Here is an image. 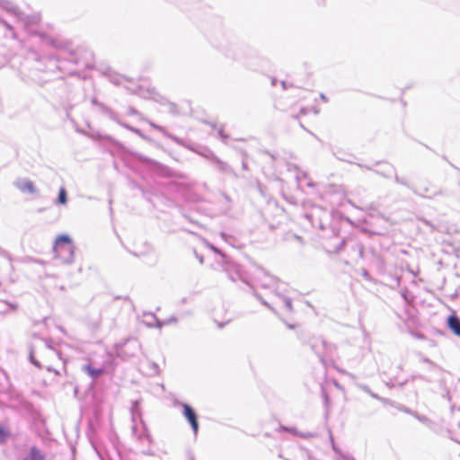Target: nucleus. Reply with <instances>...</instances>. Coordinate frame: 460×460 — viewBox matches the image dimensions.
<instances>
[{
	"mask_svg": "<svg viewBox=\"0 0 460 460\" xmlns=\"http://www.w3.org/2000/svg\"><path fill=\"white\" fill-rule=\"evenodd\" d=\"M75 247L72 239L67 234L58 235L53 245V252L57 258L60 259L64 263L70 264L75 259Z\"/></svg>",
	"mask_w": 460,
	"mask_h": 460,
	"instance_id": "obj_1",
	"label": "nucleus"
},
{
	"mask_svg": "<svg viewBox=\"0 0 460 460\" xmlns=\"http://www.w3.org/2000/svg\"><path fill=\"white\" fill-rule=\"evenodd\" d=\"M174 192L180 193L190 202H197L201 199L200 196L194 191L195 183L187 176L174 172Z\"/></svg>",
	"mask_w": 460,
	"mask_h": 460,
	"instance_id": "obj_2",
	"label": "nucleus"
},
{
	"mask_svg": "<svg viewBox=\"0 0 460 460\" xmlns=\"http://www.w3.org/2000/svg\"><path fill=\"white\" fill-rule=\"evenodd\" d=\"M131 253L150 265L156 263L158 261L157 252L148 242L143 239L134 242Z\"/></svg>",
	"mask_w": 460,
	"mask_h": 460,
	"instance_id": "obj_3",
	"label": "nucleus"
},
{
	"mask_svg": "<svg viewBox=\"0 0 460 460\" xmlns=\"http://www.w3.org/2000/svg\"><path fill=\"white\" fill-rule=\"evenodd\" d=\"M222 270L226 273L228 279L233 282H236L237 280H242L247 286H250V283L246 281L244 279L242 266L238 263L234 262L226 254H222Z\"/></svg>",
	"mask_w": 460,
	"mask_h": 460,
	"instance_id": "obj_4",
	"label": "nucleus"
},
{
	"mask_svg": "<svg viewBox=\"0 0 460 460\" xmlns=\"http://www.w3.org/2000/svg\"><path fill=\"white\" fill-rule=\"evenodd\" d=\"M308 345L312 351L319 358L320 362L323 365L326 364L325 358L332 355L335 346L333 344L327 343L321 337H313L308 341Z\"/></svg>",
	"mask_w": 460,
	"mask_h": 460,
	"instance_id": "obj_5",
	"label": "nucleus"
},
{
	"mask_svg": "<svg viewBox=\"0 0 460 460\" xmlns=\"http://www.w3.org/2000/svg\"><path fill=\"white\" fill-rule=\"evenodd\" d=\"M0 7L5 10L8 13L16 17L19 21L22 22L25 26H28L32 23H38L40 20V15H26L24 14L18 6H16L13 3L8 0H0Z\"/></svg>",
	"mask_w": 460,
	"mask_h": 460,
	"instance_id": "obj_6",
	"label": "nucleus"
},
{
	"mask_svg": "<svg viewBox=\"0 0 460 460\" xmlns=\"http://www.w3.org/2000/svg\"><path fill=\"white\" fill-rule=\"evenodd\" d=\"M345 246H348L350 249V252L354 259H362L363 253H364V246L361 243L358 242L357 240L349 237V238H343L340 243L335 246L334 252H341L345 249Z\"/></svg>",
	"mask_w": 460,
	"mask_h": 460,
	"instance_id": "obj_7",
	"label": "nucleus"
},
{
	"mask_svg": "<svg viewBox=\"0 0 460 460\" xmlns=\"http://www.w3.org/2000/svg\"><path fill=\"white\" fill-rule=\"evenodd\" d=\"M175 404H179L180 406L182 407V415L190 423V425L193 430V433L195 435H197L198 431H199V420H198V415H197L195 410L188 403L178 402L174 400V405Z\"/></svg>",
	"mask_w": 460,
	"mask_h": 460,
	"instance_id": "obj_8",
	"label": "nucleus"
},
{
	"mask_svg": "<svg viewBox=\"0 0 460 460\" xmlns=\"http://www.w3.org/2000/svg\"><path fill=\"white\" fill-rule=\"evenodd\" d=\"M13 185L22 193L36 194L37 189L34 183L27 178H18L14 181Z\"/></svg>",
	"mask_w": 460,
	"mask_h": 460,
	"instance_id": "obj_9",
	"label": "nucleus"
},
{
	"mask_svg": "<svg viewBox=\"0 0 460 460\" xmlns=\"http://www.w3.org/2000/svg\"><path fill=\"white\" fill-rule=\"evenodd\" d=\"M219 172L223 173L231 174L234 177H237L234 170L226 162L222 161L217 155L213 156V159L210 162Z\"/></svg>",
	"mask_w": 460,
	"mask_h": 460,
	"instance_id": "obj_10",
	"label": "nucleus"
},
{
	"mask_svg": "<svg viewBox=\"0 0 460 460\" xmlns=\"http://www.w3.org/2000/svg\"><path fill=\"white\" fill-rule=\"evenodd\" d=\"M82 370L89 375L93 380L104 373V367H93L92 364L84 365Z\"/></svg>",
	"mask_w": 460,
	"mask_h": 460,
	"instance_id": "obj_11",
	"label": "nucleus"
},
{
	"mask_svg": "<svg viewBox=\"0 0 460 460\" xmlns=\"http://www.w3.org/2000/svg\"><path fill=\"white\" fill-rule=\"evenodd\" d=\"M447 326L453 333L460 337V318L456 314H451L447 317Z\"/></svg>",
	"mask_w": 460,
	"mask_h": 460,
	"instance_id": "obj_12",
	"label": "nucleus"
},
{
	"mask_svg": "<svg viewBox=\"0 0 460 460\" xmlns=\"http://www.w3.org/2000/svg\"><path fill=\"white\" fill-rule=\"evenodd\" d=\"M278 279L273 276H266V279L261 281L260 286L262 288H272V293L275 295V290H279Z\"/></svg>",
	"mask_w": 460,
	"mask_h": 460,
	"instance_id": "obj_13",
	"label": "nucleus"
},
{
	"mask_svg": "<svg viewBox=\"0 0 460 460\" xmlns=\"http://www.w3.org/2000/svg\"><path fill=\"white\" fill-rule=\"evenodd\" d=\"M22 460H44V456L35 447H31L28 455Z\"/></svg>",
	"mask_w": 460,
	"mask_h": 460,
	"instance_id": "obj_14",
	"label": "nucleus"
},
{
	"mask_svg": "<svg viewBox=\"0 0 460 460\" xmlns=\"http://www.w3.org/2000/svg\"><path fill=\"white\" fill-rule=\"evenodd\" d=\"M374 172L376 174L382 175L383 177L390 178L394 175L395 169L393 165L386 164L383 170H375Z\"/></svg>",
	"mask_w": 460,
	"mask_h": 460,
	"instance_id": "obj_15",
	"label": "nucleus"
},
{
	"mask_svg": "<svg viewBox=\"0 0 460 460\" xmlns=\"http://www.w3.org/2000/svg\"><path fill=\"white\" fill-rule=\"evenodd\" d=\"M275 296L283 301V305L288 312H292L293 307L292 300L290 297L284 296L279 290L277 289L275 290Z\"/></svg>",
	"mask_w": 460,
	"mask_h": 460,
	"instance_id": "obj_16",
	"label": "nucleus"
},
{
	"mask_svg": "<svg viewBox=\"0 0 460 460\" xmlns=\"http://www.w3.org/2000/svg\"><path fill=\"white\" fill-rule=\"evenodd\" d=\"M143 323L149 327H154V326L157 325L158 321L155 314H145L143 316Z\"/></svg>",
	"mask_w": 460,
	"mask_h": 460,
	"instance_id": "obj_17",
	"label": "nucleus"
},
{
	"mask_svg": "<svg viewBox=\"0 0 460 460\" xmlns=\"http://www.w3.org/2000/svg\"><path fill=\"white\" fill-rule=\"evenodd\" d=\"M196 153L200 155L201 156L207 158L210 162L213 159V156L216 155L213 151H211L209 148L205 147V146L199 147V149H197Z\"/></svg>",
	"mask_w": 460,
	"mask_h": 460,
	"instance_id": "obj_18",
	"label": "nucleus"
},
{
	"mask_svg": "<svg viewBox=\"0 0 460 460\" xmlns=\"http://www.w3.org/2000/svg\"><path fill=\"white\" fill-rule=\"evenodd\" d=\"M251 288H252V295L265 306H267L269 309H270L271 311H274V308L262 297V296L258 293L255 288H253V286H252L250 284L249 286Z\"/></svg>",
	"mask_w": 460,
	"mask_h": 460,
	"instance_id": "obj_19",
	"label": "nucleus"
},
{
	"mask_svg": "<svg viewBox=\"0 0 460 460\" xmlns=\"http://www.w3.org/2000/svg\"><path fill=\"white\" fill-rule=\"evenodd\" d=\"M58 202L63 205L66 203V191L64 188L59 190Z\"/></svg>",
	"mask_w": 460,
	"mask_h": 460,
	"instance_id": "obj_20",
	"label": "nucleus"
},
{
	"mask_svg": "<svg viewBox=\"0 0 460 460\" xmlns=\"http://www.w3.org/2000/svg\"><path fill=\"white\" fill-rule=\"evenodd\" d=\"M46 349L49 357H56L60 359V353L52 349L48 343H46Z\"/></svg>",
	"mask_w": 460,
	"mask_h": 460,
	"instance_id": "obj_21",
	"label": "nucleus"
},
{
	"mask_svg": "<svg viewBox=\"0 0 460 460\" xmlns=\"http://www.w3.org/2000/svg\"><path fill=\"white\" fill-rule=\"evenodd\" d=\"M362 390L366 393H367L371 397L376 399V400H382L376 394L372 392L370 388L367 385H363Z\"/></svg>",
	"mask_w": 460,
	"mask_h": 460,
	"instance_id": "obj_22",
	"label": "nucleus"
},
{
	"mask_svg": "<svg viewBox=\"0 0 460 460\" xmlns=\"http://www.w3.org/2000/svg\"><path fill=\"white\" fill-rule=\"evenodd\" d=\"M218 137L222 139L224 143H226V140L229 138V136L225 133L223 126L217 131Z\"/></svg>",
	"mask_w": 460,
	"mask_h": 460,
	"instance_id": "obj_23",
	"label": "nucleus"
},
{
	"mask_svg": "<svg viewBox=\"0 0 460 460\" xmlns=\"http://www.w3.org/2000/svg\"><path fill=\"white\" fill-rule=\"evenodd\" d=\"M395 182L402 184L403 186L409 187V183L405 178H400L396 172L394 175Z\"/></svg>",
	"mask_w": 460,
	"mask_h": 460,
	"instance_id": "obj_24",
	"label": "nucleus"
},
{
	"mask_svg": "<svg viewBox=\"0 0 460 460\" xmlns=\"http://www.w3.org/2000/svg\"><path fill=\"white\" fill-rule=\"evenodd\" d=\"M206 245L210 249L212 250L214 252L219 254L221 257H222V254H225L224 252H222L219 249H217L215 245H213L212 243H208V242H206Z\"/></svg>",
	"mask_w": 460,
	"mask_h": 460,
	"instance_id": "obj_25",
	"label": "nucleus"
},
{
	"mask_svg": "<svg viewBox=\"0 0 460 460\" xmlns=\"http://www.w3.org/2000/svg\"><path fill=\"white\" fill-rule=\"evenodd\" d=\"M30 360H31V362L34 366L38 367L39 368H41V367H42V366L40 365V363L38 360H36V359L34 358V355H33V351H32V350H31V352H30Z\"/></svg>",
	"mask_w": 460,
	"mask_h": 460,
	"instance_id": "obj_26",
	"label": "nucleus"
},
{
	"mask_svg": "<svg viewBox=\"0 0 460 460\" xmlns=\"http://www.w3.org/2000/svg\"><path fill=\"white\" fill-rule=\"evenodd\" d=\"M298 436L302 438H312L315 437V434L311 432H299Z\"/></svg>",
	"mask_w": 460,
	"mask_h": 460,
	"instance_id": "obj_27",
	"label": "nucleus"
},
{
	"mask_svg": "<svg viewBox=\"0 0 460 460\" xmlns=\"http://www.w3.org/2000/svg\"><path fill=\"white\" fill-rule=\"evenodd\" d=\"M413 416L421 422H426L428 420V418L426 416L420 415L417 412H414Z\"/></svg>",
	"mask_w": 460,
	"mask_h": 460,
	"instance_id": "obj_28",
	"label": "nucleus"
},
{
	"mask_svg": "<svg viewBox=\"0 0 460 460\" xmlns=\"http://www.w3.org/2000/svg\"><path fill=\"white\" fill-rule=\"evenodd\" d=\"M5 438H6V433H5L4 429L0 426V442L4 441Z\"/></svg>",
	"mask_w": 460,
	"mask_h": 460,
	"instance_id": "obj_29",
	"label": "nucleus"
},
{
	"mask_svg": "<svg viewBox=\"0 0 460 460\" xmlns=\"http://www.w3.org/2000/svg\"><path fill=\"white\" fill-rule=\"evenodd\" d=\"M193 252H194V254H195L196 258L199 260V263H200V264H203V262H204V258H203V256H202V255H200V254H199V253L197 252V251H196V250H194V251H193Z\"/></svg>",
	"mask_w": 460,
	"mask_h": 460,
	"instance_id": "obj_30",
	"label": "nucleus"
},
{
	"mask_svg": "<svg viewBox=\"0 0 460 460\" xmlns=\"http://www.w3.org/2000/svg\"><path fill=\"white\" fill-rule=\"evenodd\" d=\"M0 23L3 24L4 27H6V29H8L9 31H12L13 28L10 24H8L5 21H4L3 19H0Z\"/></svg>",
	"mask_w": 460,
	"mask_h": 460,
	"instance_id": "obj_31",
	"label": "nucleus"
},
{
	"mask_svg": "<svg viewBox=\"0 0 460 460\" xmlns=\"http://www.w3.org/2000/svg\"><path fill=\"white\" fill-rule=\"evenodd\" d=\"M330 439H331V442H332V449H333L335 452H339V449L337 448V447H336V446H335V444H334V440H333V438H332V433H330Z\"/></svg>",
	"mask_w": 460,
	"mask_h": 460,
	"instance_id": "obj_32",
	"label": "nucleus"
},
{
	"mask_svg": "<svg viewBox=\"0 0 460 460\" xmlns=\"http://www.w3.org/2000/svg\"><path fill=\"white\" fill-rule=\"evenodd\" d=\"M282 429H286V430H289L290 432H292V433H294V434H296V435H297V436H298V433H299V432H297V431H296V429L295 428H286V427H282Z\"/></svg>",
	"mask_w": 460,
	"mask_h": 460,
	"instance_id": "obj_33",
	"label": "nucleus"
},
{
	"mask_svg": "<svg viewBox=\"0 0 460 460\" xmlns=\"http://www.w3.org/2000/svg\"><path fill=\"white\" fill-rule=\"evenodd\" d=\"M422 362L426 363V364H429L430 366H434V363L428 358H422Z\"/></svg>",
	"mask_w": 460,
	"mask_h": 460,
	"instance_id": "obj_34",
	"label": "nucleus"
},
{
	"mask_svg": "<svg viewBox=\"0 0 460 460\" xmlns=\"http://www.w3.org/2000/svg\"><path fill=\"white\" fill-rule=\"evenodd\" d=\"M281 86L283 87L284 90H286V89H288V86H291V84H289L286 81H281Z\"/></svg>",
	"mask_w": 460,
	"mask_h": 460,
	"instance_id": "obj_35",
	"label": "nucleus"
},
{
	"mask_svg": "<svg viewBox=\"0 0 460 460\" xmlns=\"http://www.w3.org/2000/svg\"><path fill=\"white\" fill-rule=\"evenodd\" d=\"M185 105H186L187 107H186V109H185L184 111H182L181 112H182L183 114H188V113L190 111V107L189 103H187V102L185 103Z\"/></svg>",
	"mask_w": 460,
	"mask_h": 460,
	"instance_id": "obj_36",
	"label": "nucleus"
},
{
	"mask_svg": "<svg viewBox=\"0 0 460 460\" xmlns=\"http://www.w3.org/2000/svg\"><path fill=\"white\" fill-rule=\"evenodd\" d=\"M204 123L209 125L213 129L217 128V124L215 122L204 121Z\"/></svg>",
	"mask_w": 460,
	"mask_h": 460,
	"instance_id": "obj_37",
	"label": "nucleus"
},
{
	"mask_svg": "<svg viewBox=\"0 0 460 460\" xmlns=\"http://www.w3.org/2000/svg\"><path fill=\"white\" fill-rule=\"evenodd\" d=\"M45 367L47 368L48 371H53L55 372L56 375H59V372L58 370L53 369L50 366H46Z\"/></svg>",
	"mask_w": 460,
	"mask_h": 460,
	"instance_id": "obj_38",
	"label": "nucleus"
},
{
	"mask_svg": "<svg viewBox=\"0 0 460 460\" xmlns=\"http://www.w3.org/2000/svg\"><path fill=\"white\" fill-rule=\"evenodd\" d=\"M130 130H131L132 132H134V133H136V134L139 135V136H142V134H141L140 130H139V129H137V128H135L131 127Z\"/></svg>",
	"mask_w": 460,
	"mask_h": 460,
	"instance_id": "obj_39",
	"label": "nucleus"
},
{
	"mask_svg": "<svg viewBox=\"0 0 460 460\" xmlns=\"http://www.w3.org/2000/svg\"><path fill=\"white\" fill-rule=\"evenodd\" d=\"M117 121H118V123H119V124H120L122 127H124V128H128V129H129V130H130L131 126H129V125H128V124H125V123H122V122H120V121H119V120H117Z\"/></svg>",
	"mask_w": 460,
	"mask_h": 460,
	"instance_id": "obj_40",
	"label": "nucleus"
},
{
	"mask_svg": "<svg viewBox=\"0 0 460 460\" xmlns=\"http://www.w3.org/2000/svg\"><path fill=\"white\" fill-rule=\"evenodd\" d=\"M222 197L226 199L227 203H230V198L226 193H222Z\"/></svg>",
	"mask_w": 460,
	"mask_h": 460,
	"instance_id": "obj_41",
	"label": "nucleus"
},
{
	"mask_svg": "<svg viewBox=\"0 0 460 460\" xmlns=\"http://www.w3.org/2000/svg\"><path fill=\"white\" fill-rule=\"evenodd\" d=\"M242 168L243 170H248V165H247V164H246V162L244 160L242 163Z\"/></svg>",
	"mask_w": 460,
	"mask_h": 460,
	"instance_id": "obj_42",
	"label": "nucleus"
},
{
	"mask_svg": "<svg viewBox=\"0 0 460 460\" xmlns=\"http://www.w3.org/2000/svg\"><path fill=\"white\" fill-rule=\"evenodd\" d=\"M227 323V322H225V323H217V326L219 329H222L223 327L226 326V324Z\"/></svg>",
	"mask_w": 460,
	"mask_h": 460,
	"instance_id": "obj_43",
	"label": "nucleus"
},
{
	"mask_svg": "<svg viewBox=\"0 0 460 460\" xmlns=\"http://www.w3.org/2000/svg\"><path fill=\"white\" fill-rule=\"evenodd\" d=\"M358 165L359 167H364V168H366V169H367V170H370V171H371V170H373V169H372V167H371V166H369V165H363V164H358Z\"/></svg>",
	"mask_w": 460,
	"mask_h": 460,
	"instance_id": "obj_44",
	"label": "nucleus"
},
{
	"mask_svg": "<svg viewBox=\"0 0 460 460\" xmlns=\"http://www.w3.org/2000/svg\"><path fill=\"white\" fill-rule=\"evenodd\" d=\"M377 216H378V217H380V218H382V219H384V220H385V221H387V220H388V218H387L385 215H383V214H381V213H378V215H377Z\"/></svg>",
	"mask_w": 460,
	"mask_h": 460,
	"instance_id": "obj_45",
	"label": "nucleus"
},
{
	"mask_svg": "<svg viewBox=\"0 0 460 460\" xmlns=\"http://www.w3.org/2000/svg\"><path fill=\"white\" fill-rule=\"evenodd\" d=\"M403 411H404V412H406V413L411 414L412 416H413V413H414V412H412V411H411L410 409H408V408H404V409H403Z\"/></svg>",
	"mask_w": 460,
	"mask_h": 460,
	"instance_id": "obj_46",
	"label": "nucleus"
},
{
	"mask_svg": "<svg viewBox=\"0 0 460 460\" xmlns=\"http://www.w3.org/2000/svg\"><path fill=\"white\" fill-rule=\"evenodd\" d=\"M415 378H422V376H420V375H413V376H411V379L412 380H414Z\"/></svg>",
	"mask_w": 460,
	"mask_h": 460,
	"instance_id": "obj_47",
	"label": "nucleus"
},
{
	"mask_svg": "<svg viewBox=\"0 0 460 460\" xmlns=\"http://www.w3.org/2000/svg\"><path fill=\"white\" fill-rule=\"evenodd\" d=\"M321 98L323 100V101H327V98L326 96L323 94V93H321Z\"/></svg>",
	"mask_w": 460,
	"mask_h": 460,
	"instance_id": "obj_48",
	"label": "nucleus"
},
{
	"mask_svg": "<svg viewBox=\"0 0 460 460\" xmlns=\"http://www.w3.org/2000/svg\"><path fill=\"white\" fill-rule=\"evenodd\" d=\"M288 169H290L291 167H294L295 169H297L296 165H293L291 164H288Z\"/></svg>",
	"mask_w": 460,
	"mask_h": 460,
	"instance_id": "obj_49",
	"label": "nucleus"
},
{
	"mask_svg": "<svg viewBox=\"0 0 460 460\" xmlns=\"http://www.w3.org/2000/svg\"><path fill=\"white\" fill-rule=\"evenodd\" d=\"M276 83H277V80H276L275 78H273V79L271 80V84H272V85H276Z\"/></svg>",
	"mask_w": 460,
	"mask_h": 460,
	"instance_id": "obj_50",
	"label": "nucleus"
},
{
	"mask_svg": "<svg viewBox=\"0 0 460 460\" xmlns=\"http://www.w3.org/2000/svg\"><path fill=\"white\" fill-rule=\"evenodd\" d=\"M323 396H324L325 402H328V396H327V394L324 392H323Z\"/></svg>",
	"mask_w": 460,
	"mask_h": 460,
	"instance_id": "obj_51",
	"label": "nucleus"
},
{
	"mask_svg": "<svg viewBox=\"0 0 460 460\" xmlns=\"http://www.w3.org/2000/svg\"><path fill=\"white\" fill-rule=\"evenodd\" d=\"M402 297H403V299H404V300H407V296H406V294H405V293H402Z\"/></svg>",
	"mask_w": 460,
	"mask_h": 460,
	"instance_id": "obj_52",
	"label": "nucleus"
},
{
	"mask_svg": "<svg viewBox=\"0 0 460 460\" xmlns=\"http://www.w3.org/2000/svg\"><path fill=\"white\" fill-rule=\"evenodd\" d=\"M406 383H407V380H405V381H403V382L400 383V386H403Z\"/></svg>",
	"mask_w": 460,
	"mask_h": 460,
	"instance_id": "obj_53",
	"label": "nucleus"
},
{
	"mask_svg": "<svg viewBox=\"0 0 460 460\" xmlns=\"http://www.w3.org/2000/svg\"><path fill=\"white\" fill-rule=\"evenodd\" d=\"M295 237H296L298 241H300V242L302 241V238H301L300 236H298V235H295Z\"/></svg>",
	"mask_w": 460,
	"mask_h": 460,
	"instance_id": "obj_54",
	"label": "nucleus"
},
{
	"mask_svg": "<svg viewBox=\"0 0 460 460\" xmlns=\"http://www.w3.org/2000/svg\"><path fill=\"white\" fill-rule=\"evenodd\" d=\"M173 112H174V114H175L176 112H179V111H177V109H176V105H175V104H174V110H173Z\"/></svg>",
	"mask_w": 460,
	"mask_h": 460,
	"instance_id": "obj_55",
	"label": "nucleus"
},
{
	"mask_svg": "<svg viewBox=\"0 0 460 460\" xmlns=\"http://www.w3.org/2000/svg\"><path fill=\"white\" fill-rule=\"evenodd\" d=\"M173 140H174V142H179L178 137H176L175 136H174V137H173Z\"/></svg>",
	"mask_w": 460,
	"mask_h": 460,
	"instance_id": "obj_56",
	"label": "nucleus"
},
{
	"mask_svg": "<svg viewBox=\"0 0 460 460\" xmlns=\"http://www.w3.org/2000/svg\"><path fill=\"white\" fill-rule=\"evenodd\" d=\"M363 276H365V277L368 276V273H367V270H365V271H364Z\"/></svg>",
	"mask_w": 460,
	"mask_h": 460,
	"instance_id": "obj_57",
	"label": "nucleus"
},
{
	"mask_svg": "<svg viewBox=\"0 0 460 460\" xmlns=\"http://www.w3.org/2000/svg\"><path fill=\"white\" fill-rule=\"evenodd\" d=\"M131 344L134 345V347H137V343L136 341L132 342Z\"/></svg>",
	"mask_w": 460,
	"mask_h": 460,
	"instance_id": "obj_58",
	"label": "nucleus"
},
{
	"mask_svg": "<svg viewBox=\"0 0 460 460\" xmlns=\"http://www.w3.org/2000/svg\"><path fill=\"white\" fill-rule=\"evenodd\" d=\"M288 327L289 329H293V328H294V325H292V324H288Z\"/></svg>",
	"mask_w": 460,
	"mask_h": 460,
	"instance_id": "obj_59",
	"label": "nucleus"
},
{
	"mask_svg": "<svg viewBox=\"0 0 460 460\" xmlns=\"http://www.w3.org/2000/svg\"><path fill=\"white\" fill-rule=\"evenodd\" d=\"M137 402H134V407H137Z\"/></svg>",
	"mask_w": 460,
	"mask_h": 460,
	"instance_id": "obj_60",
	"label": "nucleus"
},
{
	"mask_svg": "<svg viewBox=\"0 0 460 460\" xmlns=\"http://www.w3.org/2000/svg\"><path fill=\"white\" fill-rule=\"evenodd\" d=\"M340 160H343L345 161L346 159L345 158H342V157H339Z\"/></svg>",
	"mask_w": 460,
	"mask_h": 460,
	"instance_id": "obj_61",
	"label": "nucleus"
},
{
	"mask_svg": "<svg viewBox=\"0 0 460 460\" xmlns=\"http://www.w3.org/2000/svg\"><path fill=\"white\" fill-rule=\"evenodd\" d=\"M398 368L402 370V365H400V366L398 367Z\"/></svg>",
	"mask_w": 460,
	"mask_h": 460,
	"instance_id": "obj_62",
	"label": "nucleus"
},
{
	"mask_svg": "<svg viewBox=\"0 0 460 460\" xmlns=\"http://www.w3.org/2000/svg\"><path fill=\"white\" fill-rule=\"evenodd\" d=\"M191 460H193V458H191Z\"/></svg>",
	"mask_w": 460,
	"mask_h": 460,
	"instance_id": "obj_63",
	"label": "nucleus"
}]
</instances>
